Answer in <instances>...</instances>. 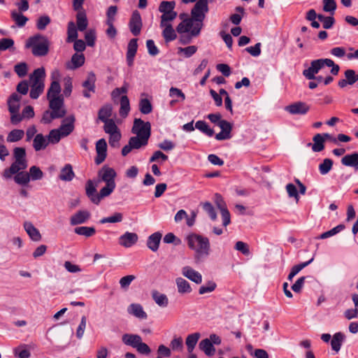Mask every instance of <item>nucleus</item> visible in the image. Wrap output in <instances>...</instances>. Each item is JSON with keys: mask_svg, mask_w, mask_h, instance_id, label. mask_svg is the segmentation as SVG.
I'll return each mask as SVG.
<instances>
[{"mask_svg": "<svg viewBox=\"0 0 358 358\" xmlns=\"http://www.w3.org/2000/svg\"><path fill=\"white\" fill-rule=\"evenodd\" d=\"M162 239V234L155 232L151 234L147 241L148 248L153 252H156L159 249V243Z\"/></svg>", "mask_w": 358, "mask_h": 358, "instance_id": "28", "label": "nucleus"}, {"mask_svg": "<svg viewBox=\"0 0 358 358\" xmlns=\"http://www.w3.org/2000/svg\"><path fill=\"white\" fill-rule=\"evenodd\" d=\"M142 340L141 337L137 334H125L122 337V342L127 345L136 348Z\"/></svg>", "mask_w": 358, "mask_h": 358, "instance_id": "33", "label": "nucleus"}, {"mask_svg": "<svg viewBox=\"0 0 358 358\" xmlns=\"http://www.w3.org/2000/svg\"><path fill=\"white\" fill-rule=\"evenodd\" d=\"M27 345H21L13 350L14 355L18 358H29L31 356V353L29 350L27 349Z\"/></svg>", "mask_w": 358, "mask_h": 358, "instance_id": "50", "label": "nucleus"}, {"mask_svg": "<svg viewBox=\"0 0 358 358\" xmlns=\"http://www.w3.org/2000/svg\"><path fill=\"white\" fill-rule=\"evenodd\" d=\"M63 137L57 129H52L48 136V141L49 143H57L61 138Z\"/></svg>", "mask_w": 358, "mask_h": 358, "instance_id": "58", "label": "nucleus"}, {"mask_svg": "<svg viewBox=\"0 0 358 358\" xmlns=\"http://www.w3.org/2000/svg\"><path fill=\"white\" fill-rule=\"evenodd\" d=\"M131 132L136 136L150 138L151 135V124L149 122H144L141 119H135Z\"/></svg>", "mask_w": 358, "mask_h": 358, "instance_id": "10", "label": "nucleus"}, {"mask_svg": "<svg viewBox=\"0 0 358 358\" xmlns=\"http://www.w3.org/2000/svg\"><path fill=\"white\" fill-rule=\"evenodd\" d=\"M21 96L13 93L8 100V110L10 113L19 112L20 108Z\"/></svg>", "mask_w": 358, "mask_h": 358, "instance_id": "32", "label": "nucleus"}, {"mask_svg": "<svg viewBox=\"0 0 358 358\" xmlns=\"http://www.w3.org/2000/svg\"><path fill=\"white\" fill-rule=\"evenodd\" d=\"M86 194L90 198L91 201L95 204H99L101 199L107 196H101V189L99 193H96V185L91 180H88L86 183Z\"/></svg>", "mask_w": 358, "mask_h": 358, "instance_id": "13", "label": "nucleus"}, {"mask_svg": "<svg viewBox=\"0 0 358 358\" xmlns=\"http://www.w3.org/2000/svg\"><path fill=\"white\" fill-rule=\"evenodd\" d=\"M345 77L350 85H352L358 81V74L352 69H348L345 71Z\"/></svg>", "mask_w": 358, "mask_h": 358, "instance_id": "59", "label": "nucleus"}, {"mask_svg": "<svg viewBox=\"0 0 358 358\" xmlns=\"http://www.w3.org/2000/svg\"><path fill=\"white\" fill-rule=\"evenodd\" d=\"M178 14L176 11H171L169 13H164L161 16L160 26L165 24H171V22L174 20Z\"/></svg>", "mask_w": 358, "mask_h": 358, "instance_id": "53", "label": "nucleus"}, {"mask_svg": "<svg viewBox=\"0 0 358 358\" xmlns=\"http://www.w3.org/2000/svg\"><path fill=\"white\" fill-rule=\"evenodd\" d=\"M75 117L73 115L69 116L63 120L59 128L57 129L63 137L69 136L74 129Z\"/></svg>", "mask_w": 358, "mask_h": 358, "instance_id": "20", "label": "nucleus"}, {"mask_svg": "<svg viewBox=\"0 0 358 358\" xmlns=\"http://www.w3.org/2000/svg\"><path fill=\"white\" fill-rule=\"evenodd\" d=\"M344 229H345V225L344 224H338L336 227H334L333 229L322 233L319 236V238H320V239H325V238L331 237V236L337 234L338 233L341 232Z\"/></svg>", "mask_w": 358, "mask_h": 358, "instance_id": "46", "label": "nucleus"}, {"mask_svg": "<svg viewBox=\"0 0 358 358\" xmlns=\"http://www.w3.org/2000/svg\"><path fill=\"white\" fill-rule=\"evenodd\" d=\"M195 128L202 133L206 134L208 136L211 137L214 134L213 129H210L205 121H197L195 124Z\"/></svg>", "mask_w": 358, "mask_h": 358, "instance_id": "44", "label": "nucleus"}, {"mask_svg": "<svg viewBox=\"0 0 358 358\" xmlns=\"http://www.w3.org/2000/svg\"><path fill=\"white\" fill-rule=\"evenodd\" d=\"M75 177L73 167L70 164H66L60 171L59 178L65 182L71 181Z\"/></svg>", "mask_w": 358, "mask_h": 358, "instance_id": "30", "label": "nucleus"}, {"mask_svg": "<svg viewBox=\"0 0 358 358\" xmlns=\"http://www.w3.org/2000/svg\"><path fill=\"white\" fill-rule=\"evenodd\" d=\"M324 138L331 139V136L329 134H324V136L317 134L313 137L314 143L312 145V150L314 152H320L324 149Z\"/></svg>", "mask_w": 358, "mask_h": 358, "instance_id": "27", "label": "nucleus"}, {"mask_svg": "<svg viewBox=\"0 0 358 358\" xmlns=\"http://www.w3.org/2000/svg\"><path fill=\"white\" fill-rule=\"evenodd\" d=\"M96 76L91 71L87 74L86 80L83 83L82 86L85 88L83 94L86 98L91 97V93L95 92Z\"/></svg>", "mask_w": 358, "mask_h": 358, "instance_id": "15", "label": "nucleus"}, {"mask_svg": "<svg viewBox=\"0 0 358 358\" xmlns=\"http://www.w3.org/2000/svg\"><path fill=\"white\" fill-rule=\"evenodd\" d=\"M138 239L136 233L127 231L119 238V244L124 248H131L135 245Z\"/></svg>", "mask_w": 358, "mask_h": 358, "instance_id": "18", "label": "nucleus"}, {"mask_svg": "<svg viewBox=\"0 0 358 358\" xmlns=\"http://www.w3.org/2000/svg\"><path fill=\"white\" fill-rule=\"evenodd\" d=\"M182 274L196 284H200L202 282L201 274L189 266L182 267Z\"/></svg>", "mask_w": 358, "mask_h": 358, "instance_id": "21", "label": "nucleus"}, {"mask_svg": "<svg viewBox=\"0 0 358 358\" xmlns=\"http://www.w3.org/2000/svg\"><path fill=\"white\" fill-rule=\"evenodd\" d=\"M96 157L95 163L96 164H101L106 159L107 155V143L104 138L99 139L96 143Z\"/></svg>", "mask_w": 358, "mask_h": 358, "instance_id": "17", "label": "nucleus"}, {"mask_svg": "<svg viewBox=\"0 0 358 358\" xmlns=\"http://www.w3.org/2000/svg\"><path fill=\"white\" fill-rule=\"evenodd\" d=\"M333 161L331 159L326 158L319 165V171L322 175L327 174L332 169Z\"/></svg>", "mask_w": 358, "mask_h": 358, "instance_id": "47", "label": "nucleus"}, {"mask_svg": "<svg viewBox=\"0 0 358 358\" xmlns=\"http://www.w3.org/2000/svg\"><path fill=\"white\" fill-rule=\"evenodd\" d=\"M48 144V139L41 134H36L33 141V147L36 151L45 149Z\"/></svg>", "mask_w": 358, "mask_h": 358, "instance_id": "36", "label": "nucleus"}, {"mask_svg": "<svg viewBox=\"0 0 358 358\" xmlns=\"http://www.w3.org/2000/svg\"><path fill=\"white\" fill-rule=\"evenodd\" d=\"M67 42H73L78 38V31L76 27L73 22H69L68 24V29H67Z\"/></svg>", "mask_w": 358, "mask_h": 358, "instance_id": "45", "label": "nucleus"}, {"mask_svg": "<svg viewBox=\"0 0 358 358\" xmlns=\"http://www.w3.org/2000/svg\"><path fill=\"white\" fill-rule=\"evenodd\" d=\"M169 96L172 99H178L179 101H183L185 99V95L182 90L173 87L169 89Z\"/></svg>", "mask_w": 358, "mask_h": 358, "instance_id": "55", "label": "nucleus"}, {"mask_svg": "<svg viewBox=\"0 0 358 358\" xmlns=\"http://www.w3.org/2000/svg\"><path fill=\"white\" fill-rule=\"evenodd\" d=\"M61 87L57 80H52L48 90L47 98L49 101V107L55 108L57 106H64V99L60 96Z\"/></svg>", "mask_w": 358, "mask_h": 358, "instance_id": "8", "label": "nucleus"}, {"mask_svg": "<svg viewBox=\"0 0 358 358\" xmlns=\"http://www.w3.org/2000/svg\"><path fill=\"white\" fill-rule=\"evenodd\" d=\"M324 66L331 67V73L333 75H337L339 72L340 67L336 64L331 59H318L313 60L310 62V66L307 69L303 70V76L308 80H316L318 83L323 81L322 76H315L319 71Z\"/></svg>", "mask_w": 358, "mask_h": 358, "instance_id": "2", "label": "nucleus"}, {"mask_svg": "<svg viewBox=\"0 0 358 358\" xmlns=\"http://www.w3.org/2000/svg\"><path fill=\"white\" fill-rule=\"evenodd\" d=\"M129 29L134 36H138L140 34L142 29V20L141 16L138 10L133 12L129 23Z\"/></svg>", "mask_w": 358, "mask_h": 358, "instance_id": "14", "label": "nucleus"}, {"mask_svg": "<svg viewBox=\"0 0 358 358\" xmlns=\"http://www.w3.org/2000/svg\"><path fill=\"white\" fill-rule=\"evenodd\" d=\"M123 220V215L120 213H115L113 215L103 217L100 220L101 224L105 223H117L121 222Z\"/></svg>", "mask_w": 358, "mask_h": 358, "instance_id": "51", "label": "nucleus"}, {"mask_svg": "<svg viewBox=\"0 0 358 358\" xmlns=\"http://www.w3.org/2000/svg\"><path fill=\"white\" fill-rule=\"evenodd\" d=\"M176 6L175 1H162L159 6V11L162 14L169 13L171 11H174V8Z\"/></svg>", "mask_w": 358, "mask_h": 358, "instance_id": "52", "label": "nucleus"}, {"mask_svg": "<svg viewBox=\"0 0 358 358\" xmlns=\"http://www.w3.org/2000/svg\"><path fill=\"white\" fill-rule=\"evenodd\" d=\"M208 12V1L199 0L191 11V17L197 21L203 22L206 13Z\"/></svg>", "mask_w": 358, "mask_h": 358, "instance_id": "11", "label": "nucleus"}, {"mask_svg": "<svg viewBox=\"0 0 358 358\" xmlns=\"http://www.w3.org/2000/svg\"><path fill=\"white\" fill-rule=\"evenodd\" d=\"M310 107L303 102H296L286 106L285 110L292 115H305L309 110Z\"/></svg>", "mask_w": 358, "mask_h": 358, "instance_id": "19", "label": "nucleus"}, {"mask_svg": "<svg viewBox=\"0 0 358 358\" xmlns=\"http://www.w3.org/2000/svg\"><path fill=\"white\" fill-rule=\"evenodd\" d=\"M127 312L138 319L145 320L148 317L147 313L139 303L130 304L127 308Z\"/></svg>", "mask_w": 358, "mask_h": 358, "instance_id": "24", "label": "nucleus"}, {"mask_svg": "<svg viewBox=\"0 0 358 358\" xmlns=\"http://www.w3.org/2000/svg\"><path fill=\"white\" fill-rule=\"evenodd\" d=\"M286 190L289 197L294 198L296 203H298L299 201V196L296 186L292 183H288L286 185Z\"/></svg>", "mask_w": 358, "mask_h": 358, "instance_id": "60", "label": "nucleus"}, {"mask_svg": "<svg viewBox=\"0 0 358 358\" xmlns=\"http://www.w3.org/2000/svg\"><path fill=\"white\" fill-rule=\"evenodd\" d=\"M103 129L108 134H110L120 131L113 120H109L108 121L105 122Z\"/></svg>", "mask_w": 358, "mask_h": 358, "instance_id": "61", "label": "nucleus"}, {"mask_svg": "<svg viewBox=\"0 0 358 358\" xmlns=\"http://www.w3.org/2000/svg\"><path fill=\"white\" fill-rule=\"evenodd\" d=\"M341 163L345 166L352 167L355 171H358V152H353L345 155L341 159Z\"/></svg>", "mask_w": 358, "mask_h": 358, "instance_id": "25", "label": "nucleus"}, {"mask_svg": "<svg viewBox=\"0 0 358 358\" xmlns=\"http://www.w3.org/2000/svg\"><path fill=\"white\" fill-rule=\"evenodd\" d=\"M130 110L129 100L126 95H124L120 99V115L122 117L127 116Z\"/></svg>", "mask_w": 358, "mask_h": 358, "instance_id": "43", "label": "nucleus"}, {"mask_svg": "<svg viewBox=\"0 0 358 358\" xmlns=\"http://www.w3.org/2000/svg\"><path fill=\"white\" fill-rule=\"evenodd\" d=\"M45 72L44 68H38L33 72L30 76L31 82L30 97L37 99L44 90Z\"/></svg>", "mask_w": 358, "mask_h": 358, "instance_id": "7", "label": "nucleus"}, {"mask_svg": "<svg viewBox=\"0 0 358 358\" xmlns=\"http://www.w3.org/2000/svg\"><path fill=\"white\" fill-rule=\"evenodd\" d=\"M85 60L83 53H76L71 57V61L66 64V68L71 70L76 69L84 64Z\"/></svg>", "mask_w": 358, "mask_h": 358, "instance_id": "26", "label": "nucleus"}, {"mask_svg": "<svg viewBox=\"0 0 358 358\" xmlns=\"http://www.w3.org/2000/svg\"><path fill=\"white\" fill-rule=\"evenodd\" d=\"M199 348L202 350L206 355L208 357L213 356L215 352V348L212 344V342L208 338H205L199 343Z\"/></svg>", "mask_w": 358, "mask_h": 358, "instance_id": "35", "label": "nucleus"}, {"mask_svg": "<svg viewBox=\"0 0 358 358\" xmlns=\"http://www.w3.org/2000/svg\"><path fill=\"white\" fill-rule=\"evenodd\" d=\"M197 51V47L189 45L186 48H179L178 53H182L187 58L192 57Z\"/></svg>", "mask_w": 358, "mask_h": 358, "instance_id": "63", "label": "nucleus"}, {"mask_svg": "<svg viewBox=\"0 0 358 358\" xmlns=\"http://www.w3.org/2000/svg\"><path fill=\"white\" fill-rule=\"evenodd\" d=\"M11 16L18 27H23L28 20L27 17L16 11H13Z\"/></svg>", "mask_w": 358, "mask_h": 358, "instance_id": "57", "label": "nucleus"}, {"mask_svg": "<svg viewBox=\"0 0 358 358\" xmlns=\"http://www.w3.org/2000/svg\"><path fill=\"white\" fill-rule=\"evenodd\" d=\"M345 338V336L342 332H337L334 334L331 341L332 350L336 352H339Z\"/></svg>", "mask_w": 358, "mask_h": 358, "instance_id": "34", "label": "nucleus"}, {"mask_svg": "<svg viewBox=\"0 0 358 358\" xmlns=\"http://www.w3.org/2000/svg\"><path fill=\"white\" fill-rule=\"evenodd\" d=\"M138 49L137 39L132 38L129 41L127 45V62L129 66H132L134 63V57L136 54Z\"/></svg>", "mask_w": 358, "mask_h": 358, "instance_id": "22", "label": "nucleus"}, {"mask_svg": "<svg viewBox=\"0 0 358 358\" xmlns=\"http://www.w3.org/2000/svg\"><path fill=\"white\" fill-rule=\"evenodd\" d=\"M15 182L20 185H27L30 181V176L28 172L20 171L15 174Z\"/></svg>", "mask_w": 358, "mask_h": 358, "instance_id": "41", "label": "nucleus"}, {"mask_svg": "<svg viewBox=\"0 0 358 358\" xmlns=\"http://www.w3.org/2000/svg\"><path fill=\"white\" fill-rule=\"evenodd\" d=\"M29 174L30 176V180L31 179L32 180H41L43 176V173L42 171L36 166H32L30 167Z\"/></svg>", "mask_w": 358, "mask_h": 358, "instance_id": "54", "label": "nucleus"}, {"mask_svg": "<svg viewBox=\"0 0 358 358\" xmlns=\"http://www.w3.org/2000/svg\"><path fill=\"white\" fill-rule=\"evenodd\" d=\"M24 229L29 238L34 241H39L41 239V235L38 229L29 221H26L23 224Z\"/></svg>", "mask_w": 358, "mask_h": 358, "instance_id": "23", "label": "nucleus"}, {"mask_svg": "<svg viewBox=\"0 0 358 358\" xmlns=\"http://www.w3.org/2000/svg\"><path fill=\"white\" fill-rule=\"evenodd\" d=\"M24 136V131L22 129H13L7 135L6 141L8 143H15L20 141Z\"/></svg>", "mask_w": 358, "mask_h": 358, "instance_id": "40", "label": "nucleus"}, {"mask_svg": "<svg viewBox=\"0 0 358 358\" xmlns=\"http://www.w3.org/2000/svg\"><path fill=\"white\" fill-rule=\"evenodd\" d=\"M91 217V213L87 210H78L73 214L69 219L70 224L76 226L87 222Z\"/></svg>", "mask_w": 358, "mask_h": 358, "instance_id": "16", "label": "nucleus"}, {"mask_svg": "<svg viewBox=\"0 0 358 358\" xmlns=\"http://www.w3.org/2000/svg\"><path fill=\"white\" fill-rule=\"evenodd\" d=\"M76 18L78 30L80 31L85 30L88 24L86 15L83 12H79Z\"/></svg>", "mask_w": 358, "mask_h": 358, "instance_id": "49", "label": "nucleus"}, {"mask_svg": "<svg viewBox=\"0 0 358 358\" xmlns=\"http://www.w3.org/2000/svg\"><path fill=\"white\" fill-rule=\"evenodd\" d=\"M13 158L14 162L3 173V176L6 179L10 178L13 175L26 169L28 166L26 159V151L24 148L17 147L14 148Z\"/></svg>", "mask_w": 358, "mask_h": 358, "instance_id": "3", "label": "nucleus"}, {"mask_svg": "<svg viewBox=\"0 0 358 358\" xmlns=\"http://www.w3.org/2000/svg\"><path fill=\"white\" fill-rule=\"evenodd\" d=\"M139 110L141 113L148 115L152 110V106L148 99H141L139 101Z\"/></svg>", "mask_w": 358, "mask_h": 358, "instance_id": "48", "label": "nucleus"}, {"mask_svg": "<svg viewBox=\"0 0 358 358\" xmlns=\"http://www.w3.org/2000/svg\"><path fill=\"white\" fill-rule=\"evenodd\" d=\"M162 30V36L164 38L166 43H169L174 41L177 38L176 31L173 28L171 24H165L160 26Z\"/></svg>", "mask_w": 358, "mask_h": 358, "instance_id": "31", "label": "nucleus"}, {"mask_svg": "<svg viewBox=\"0 0 358 358\" xmlns=\"http://www.w3.org/2000/svg\"><path fill=\"white\" fill-rule=\"evenodd\" d=\"M50 42L46 36L36 34L28 38L26 48H31L32 54L37 57L45 56L48 53Z\"/></svg>", "mask_w": 358, "mask_h": 358, "instance_id": "5", "label": "nucleus"}, {"mask_svg": "<svg viewBox=\"0 0 358 358\" xmlns=\"http://www.w3.org/2000/svg\"><path fill=\"white\" fill-rule=\"evenodd\" d=\"M50 108L51 111L46 110L43 115L41 122L44 124H48L52 120L63 117L66 115L64 106H57V107Z\"/></svg>", "mask_w": 358, "mask_h": 358, "instance_id": "12", "label": "nucleus"}, {"mask_svg": "<svg viewBox=\"0 0 358 358\" xmlns=\"http://www.w3.org/2000/svg\"><path fill=\"white\" fill-rule=\"evenodd\" d=\"M188 247L194 252L196 262H201L210 253V245L208 238L196 234H191L186 237Z\"/></svg>", "mask_w": 358, "mask_h": 358, "instance_id": "1", "label": "nucleus"}, {"mask_svg": "<svg viewBox=\"0 0 358 358\" xmlns=\"http://www.w3.org/2000/svg\"><path fill=\"white\" fill-rule=\"evenodd\" d=\"M217 285L216 283L213 281H208L205 285L201 286L199 289V294H205L207 293H210L213 292Z\"/></svg>", "mask_w": 358, "mask_h": 358, "instance_id": "56", "label": "nucleus"}, {"mask_svg": "<svg viewBox=\"0 0 358 358\" xmlns=\"http://www.w3.org/2000/svg\"><path fill=\"white\" fill-rule=\"evenodd\" d=\"M113 108L110 104L104 105L99 111V119L103 122L110 120L109 117L112 115Z\"/></svg>", "mask_w": 358, "mask_h": 358, "instance_id": "39", "label": "nucleus"}, {"mask_svg": "<svg viewBox=\"0 0 358 358\" xmlns=\"http://www.w3.org/2000/svg\"><path fill=\"white\" fill-rule=\"evenodd\" d=\"M178 292L180 294H187L192 292L190 284L185 279L178 277L176 279Z\"/></svg>", "mask_w": 358, "mask_h": 358, "instance_id": "29", "label": "nucleus"}, {"mask_svg": "<svg viewBox=\"0 0 358 358\" xmlns=\"http://www.w3.org/2000/svg\"><path fill=\"white\" fill-rule=\"evenodd\" d=\"M201 337V334L199 332L189 334L185 340V344L187 345V351L191 353L194 350L197 342Z\"/></svg>", "mask_w": 358, "mask_h": 358, "instance_id": "37", "label": "nucleus"}, {"mask_svg": "<svg viewBox=\"0 0 358 358\" xmlns=\"http://www.w3.org/2000/svg\"><path fill=\"white\" fill-rule=\"evenodd\" d=\"M152 297L155 302L160 307H166L169 304V299L164 294L159 293L155 290L152 292Z\"/></svg>", "mask_w": 358, "mask_h": 358, "instance_id": "38", "label": "nucleus"}, {"mask_svg": "<svg viewBox=\"0 0 358 358\" xmlns=\"http://www.w3.org/2000/svg\"><path fill=\"white\" fill-rule=\"evenodd\" d=\"M117 176L115 171L108 166H103L98 172L99 181L106 182L101 188V196H108L115 189V178Z\"/></svg>", "mask_w": 358, "mask_h": 358, "instance_id": "4", "label": "nucleus"}, {"mask_svg": "<svg viewBox=\"0 0 358 358\" xmlns=\"http://www.w3.org/2000/svg\"><path fill=\"white\" fill-rule=\"evenodd\" d=\"M170 347L173 351H182L183 342L181 337H174L170 343Z\"/></svg>", "mask_w": 358, "mask_h": 358, "instance_id": "62", "label": "nucleus"}, {"mask_svg": "<svg viewBox=\"0 0 358 358\" xmlns=\"http://www.w3.org/2000/svg\"><path fill=\"white\" fill-rule=\"evenodd\" d=\"M74 232L78 235L88 238L94 236L96 230L93 227H78L74 229Z\"/></svg>", "mask_w": 358, "mask_h": 358, "instance_id": "42", "label": "nucleus"}, {"mask_svg": "<svg viewBox=\"0 0 358 358\" xmlns=\"http://www.w3.org/2000/svg\"><path fill=\"white\" fill-rule=\"evenodd\" d=\"M149 138L143 136H132L129 138L127 145H124L122 149V155L126 156L133 149H140L145 147L148 143Z\"/></svg>", "mask_w": 358, "mask_h": 358, "instance_id": "9", "label": "nucleus"}, {"mask_svg": "<svg viewBox=\"0 0 358 358\" xmlns=\"http://www.w3.org/2000/svg\"><path fill=\"white\" fill-rule=\"evenodd\" d=\"M203 26L202 22L197 21L192 17H187L178 24L176 31L180 34L188 33L190 37H196L200 34Z\"/></svg>", "mask_w": 358, "mask_h": 358, "instance_id": "6", "label": "nucleus"}, {"mask_svg": "<svg viewBox=\"0 0 358 358\" xmlns=\"http://www.w3.org/2000/svg\"><path fill=\"white\" fill-rule=\"evenodd\" d=\"M336 8V3L335 0H323V10L334 14Z\"/></svg>", "mask_w": 358, "mask_h": 358, "instance_id": "64", "label": "nucleus"}]
</instances>
